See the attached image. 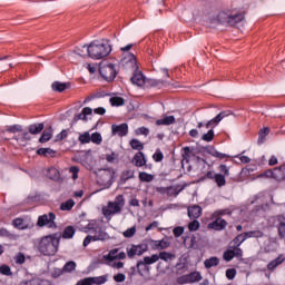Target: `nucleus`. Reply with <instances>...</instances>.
<instances>
[{"label":"nucleus","mask_w":285,"mask_h":285,"mask_svg":"<svg viewBox=\"0 0 285 285\" xmlns=\"http://www.w3.org/2000/svg\"><path fill=\"white\" fill-rule=\"evenodd\" d=\"M205 21H207L209 26H217V23L220 26H235L236 23L244 21V13H235L230 10H223L218 12L216 18L213 14H209L207 18H205Z\"/></svg>","instance_id":"nucleus-1"},{"label":"nucleus","mask_w":285,"mask_h":285,"mask_svg":"<svg viewBox=\"0 0 285 285\" xmlns=\"http://www.w3.org/2000/svg\"><path fill=\"white\" fill-rule=\"evenodd\" d=\"M61 242V234L55 233L48 236H43L38 245V249L41 255L52 256L57 255V250H59V244Z\"/></svg>","instance_id":"nucleus-2"},{"label":"nucleus","mask_w":285,"mask_h":285,"mask_svg":"<svg viewBox=\"0 0 285 285\" xmlns=\"http://www.w3.org/2000/svg\"><path fill=\"white\" fill-rule=\"evenodd\" d=\"M87 52L90 59H105V57H108L112 52V46L108 41L102 43L91 42L87 47Z\"/></svg>","instance_id":"nucleus-3"},{"label":"nucleus","mask_w":285,"mask_h":285,"mask_svg":"<svg viewBox=\"0 0 285 285\" xmlns=\"http://www.w3.org/2000/svg\"><path fill=\"white\" fill-rule=\"evenodd\" d=\"M230 114L228 111H222L219 112L216 117H214L213 119L208 120L205 124L206 128H212L207 131V134H204L202 136L203 141H207L210 142L213 141V139H215V130H213V128H217V126H219V122L225 119V117H228Z\"/></svg>","instance_id":"nucleus-4"},{"label":"nucleus","mask_w":285,"mask_h":285,"mask_svg":"<svg viewBox=\"0 0 285 285\" xmlns=\"http://www.w3.org/2000/svg\"><path fill=\"white\" fill-rule=\"evenodd\" d=\"M125 206H126V200L124 199V196L118 195L115 202H109L107 206L102 207V215H105V217H112L115 215H120Z\"/></svg>","instance_id":"nucleus-5"},{"label":"nucleus","mask_w":285,"mask_h":285,"mask_svg":"<svg viewBox=\"0 0 285 285\" xmlns=\"http://www.w3.org/2000/svg\"><path fill=\"white\" fill-rule=\"evenodd\" d=\"M99 73L105 79V81H115L117 77V69L114 63H100Z\"/></svg>","instance_id":"nucleus-6"},{"label":"nucleus","mask_w":285,"mask_h":285,"mask_svg":"<svg viewBox=\"0 0 285 285\" xmlns=\"http://www.w3.org/2000/svg\"><path fill=\"white\" fill-rule=\"evenodd\" d=\"M55 219H57V215L55 213L50 212L48 214H43L38 217L37 226L39 228H43L45 226H47L48 228L56 229L57 223L55 222Z\"/></svg>","instance_id":"nucleus-7"},{"label":"nucleus","mask_w":285,"mask_h":285,"mask_svg":"<svg viewBox=\"0 0 285 285\" xmlns=\"http://www.w3.org/2000/svg\"><path fill=\"white\" fill-rule=\"evenodd\" d=\"M157 264V256H146L142 261H138L137 263V271L139 275H144V273L150 272V265Z\"/></svg>","instance_id":"nucleus-8"},{"label":"nucleus","mask_w":285,"mask_h":285,"mask_svg":"<svg viewBox=\"0 0 285 285\" xmlns=\"http://www.w3.org/2000/svg\"><path fill=\"white\" fill-rule=\"evenodd\" d=\"M90 230H94V242H106L110 239V235L106 233L101 227H92V224H88L87 227H85V233H90Z\"/></svg>","instance_id":"nucleus-9"},{"label":"nucleus","mask_w":285,"mask_h":285,"mask_svg":"<svg viewBox=\"0 0 285 285\" xmlns=\"http://www.w3.org/2000/svg\"><path fill=\"white\" fill-rule=\"evenodd\" d=\"M112 177H115V170L108 169H100L98 171V181L102 186H112Z\"/></svg>","instance_id":"nucleus-10"},{"label":"nucleus","mask_w":285,"mask_h":285,"mask_svg":"<svg viewBox=\"0 0 285 285\" xmlns=\"http://www.w3.org/2000/svg\"><path fill=\"white\" fill-rule=\"evenodd\" d=\"M202 273L199 272H191L189 274L183 275L178 277L177 283L180 285L184 284H195V282H202Z\"/></svg>","instance_id":"nucleus-11"},{"label":"nucleus","mask_w":285,"mask_h":285,"mask_svg":"<svg viewBox=\"0 0 285 285\" xmlns=\"http://www.w3.org/2000/svg\"><path fill=\"white\" fill-rule=\"evenodd\" d=\"M243 255H244V250H242V248L230 246L227 250L224 252L223 259L225 262H233L235 257L239 258Z\"/></svg>","instance_id":"nucleus-12"},{"label":"nucleus","mask_w":285,"mask_h":285,"mask_svg":"<svg viewBox=\"0 0 285 285\" xmlns=\"http://www.w3.org/2000/svg\"><path fill=\"white\" fill-rule=\"evenodd\" d=\"M148 252V245L147 244H139V245H131L129 248H127V256L129 259H132L135 255L141 256L144 253Z\"/></svg>","instance_id":"nucleus-13"},{"label":"nucleus","mask_w":285,"mask_h":285,"mask_svg":"<svg viewBox=\"0 0 285 285\" xmlns=\"http://www.w3.org/2000/svg\"><path fill=\"white\" fill-rule=\"evenodd\" d=\"M203 179H213L218 188H222L226 184V176L216 174L215 171H207Z\"/></svg>","instance_id":"nucleus-14"},{"label":"nucleus","mask_w":285,"mask_h":285,"mask_svg":"<svg viewBox=\"0 0 285 285\" xmlns=\"http://www.w3.org/2000/svg\"><path fill=\"white\" fill-rule=\"evenodd\" d=\"M226 226H228V223L224 218L218 217L214 222L209 223L207 228H209V230H224Z\"/></svg>","instance_id":"nucleus-15"},{"label":"nucleus","mask_w":285,"mask_h":285,"mask_svg":"<svg viewBox=\"0 0 285 285\" xmlns=\"http://www.w3.org/2000/svg\"><path fill=\"white\" fill-rule=\"evenodd\" d=\"M111 132L118 137H126V135H128V124L112 125Z\"/></svg>","instance_id":"nucleus-16"},{"label":"nucleus","mask_w":285,"mask_h":285,"mask_svg":"<svg viewBox=\"0 0 285 285\" xmlns=\"http://www.w3.org/2000/svg\"><path fill=\"white\" fill-rule=\"evenodd\" d=\"M88 115H92V108L85 107L80 114L73 116L72 122L77 124V121H88Z\"/></svg>","instance_id":"nucleus-17"},{"label":"nucleus","mask_w":285,"mask_h":285,"mask_svg":"<svg viewBox=\"0 0 285 285\" xmlns=\"http://www.w3.org/2000/svg\"><path fill=\"white\" fill-rule=\"evenodd\" d=\"M187 213L190 219H199V217H202L203 209L199 205H193L188 207Z\"/></svg>","instance_id":"nucleus-18"},{"label":"nucleus","mask_w":285,"mask_h":285,"mask_svg":"<svg viewBox=\"0 0 285 285\" xmlns=\"http://www.w3.org/2000/svg\"><path fill=\"white\" fill-rule=\"evenodd\" d=\"M153 257H157V262L161 259L163 262H166L167 264L176 259V255L169 252H160L159 255L154 254Z\"/></svg>","instance_id":"nucleus-19"},{"label":"nucleus","mask_w":285,"mask_h":285,"mask_svg":"<svg viewBox=\"0 0 285 285\" xmlns=\"http://www.w3.org/2000/svg\"><path fill=\"white\" fill-rule=\"evenodd\" d=\"M277 173H279V169L274 168V169H267L264 173L259 174L258 177L261 178H266V179H276V181H278V179L282 177L279 175H277Z\"/></svg>","instance_id":"nucleus-20"},{"label":"nucleus","mask_w":285,"mask_h":285,"mask_svg":"<svg viewBox=\"0 0 285 285\" xmlns=\"http://www.w3.org/2000/svg\"><path fill=\"white\" fill-rule=\"evenodd\" d=\"M131 83L141 88V86L146 83V77L144 76V73H141V71H136L131 77Z\"/></svg>","instance_id":"nucleus-21"},{"label":"nucleus","mask_w":285,"mask_h":285,"mask_svg":"<svg viewBox=\"0 0 285 285\" xmlns=\"http://www.w3.org/2000/svg\"><path fill=\"white\" fill-rule=\"evenodd\" d=\"M284 262H285V255L284 254L278 255L277 258L271 261L267 264V271H275L278 266H282Z\"/></svg>","instance_id":"nucleus-22"},{"label":"nucleus","mask_w":285,"mask_h":285,"mask_svg":"<svg viewBox=\"0 0 285 285\" xmlns=\"http://www.w3.org/2000/svg\"><path fill=\"white\" fill-rule=\"evenodd\" d=\"M169 247H170V242L166 239L151 240V248H154V250H166V248H169Z\"/></svg>","instance_id":"nucleus-23"},{"label":"nucleus","mask_w":285,"mask_h":285,"mask_svg":"<svg viewBox=\"0 0 285 285\" xmlns=\"http://www.w3.org/2000/svg\"><path fill=\"white\" fill-rule=\"evenodd\" d=\"M132 164L137 167V168H141L142 166H146V156L144 155V153L138 151L132 159Z\"/></svg>","instance_id":"nucleus-24"},{"label":"nucleus","mask_w":285,"mask_h":285,"mask_svg":"<svg viewBox=\"0 0 285 285\" xmlns=\"http://www.w3.org/2000/svg\"><path fill=\"white\" fill-rule=\"evenodd\" d=\"M46 128L43 122L32 124L28 127L30 135H40V132Z\"/></svg>","instance_id":"nucleus-25"},{"label":"nucleus","mask_w":285,"mask_h":285,"mask_svg":"<svg viewBox=\"0 0 285 285\" xmlns=\"http://www.w3.org/2000/svg\"><path fill=\"white\" fill-rule=\"evenodd\" d=\"M76 229L72 226H67L62 234H60V239H72L75 237Z\"/></svg>","instance_id":"nucleus-26"},{"label":"nucleus","mask_w":285,"mask_h":285,"mask_svg":"<svg viewBox=\"0 0 285 285\" xmlns=\"http://www.w3.org/2000/svg\"><path fill=\"white\" fill-rule=\"evenodd\" d=\"M175 124V116H166L156 120V126H173Z\"/></svg>","instance_id":"nucleus-27"},{"label":"nucleus","mask_w":285,"mask_h":285,"mask_svg":"<svg viewBox=\"0 0 285 285\" xmlns=\"http://www.w3.org/2000/svg\"><path fill=\"white\" fill-rule=\"evenodd\" d=\"M47 177L52 181H59L61 174L59 173V169L50 167L47 171Z\"/></svg>","instance_id":"nucleus-28"},{"label":"nucleus","mask_w":285,"mask_h":285,"mask_svg":"<svg viewBox=\"0 0 285 285\" xmlns=\"http://www.w3.org/2000/svg\"><path fill=\"white\" fill-rule=\"evenodd\" d=\"M246 239H248L246 237L245 233L238 234L233 240L232 244H234V248H239V246H242V244H244L246 242Z\"/></svg>","instance_id":"nucleus-29"},{"label":"nucleus","mask_w":285,"mask_h":285,"mask_svg":"<svg viewBox=\"0 0 285 285\" xmlns=\"http://www.w3.org/2000/svg\"><path fill=\"white\" fill-rule=\"evenodd\" d=\"M207 154L210 155L212 157H216L217 159L228 158V155L217 151V149H215V147H208Z\"/></svg>","instance_id":"nucleus-30"},{"label":"nucleus","mask_w":285,"mask_h":285,"mask_svg":"<svg viewBox=\"0 0 285 285\" xmlns=\"http://www.w3.org/2000/svg\"><path fill=\"white\" fill-rule=\"evenodd\" d=\"M50 139H52V127H49L42 132V135L39 138V142L46 144L47 141H50Z\"/></svg>","instance_id":"nucleus-31"},{"label":"nucleus","mask_w":285,"mask_h":285,"mask_svg":"<svg viewBox=\"0 0 285 285\" xmlns=\"http://www.w3.org/2000/svg\"><path fill=\"white\" fill-rule=\"evenodd\" d=\"M204 266L205 268H213L215 266H219V258L217 256H212L210 258L205 259Z\"/></svg>","instance_id":"nucleus-32"},{"label":"nucleus","mask_w":285,"mask_h":285,"mask_svg":"<svg viewBox=\"0 0 285 285\" xmlns=\"http://www.w3.org/2000/svg\"><path fill=\"white\" fill-rule=\"evenodd\" d=\"M37 155H40L41 157H55V155H57V151L51 148H39L37 150Z\"/></svg>","instance_id":"nucleus-33"},{"label":"nucleus","mask_w":285,"mask_h":285,"mask_svg":"<svg viewBox=\"0 0 285 285\" xmlns=\"http://www.w3.org/2000/svg\"><path fill=\"white\" fill-rule=\"evenodd\" d=\"M245 237H247V239H250V238L259 239L264 237V232L259 229L245 232Z\"/></svg>","instance_id":"nucleus-34"},{"label":"nucleus","mask_w":285,"mask_h":285,"mask_svg":"<svg viewBox=\"0 0 285 285\" xmlns=\"http://www.w3.org/2000/svg\"><path fill=\"white\" fill-rule=\"evenodd\" d=\"M52 90H55L56 92H63V90H66L68 88V83L66 82H59V81H55L51 85Z\"/></svg>","instance_id":"nucleus-35"},{"label":"nucleus","mask_w":285,"mask_h":285,"mask_svg":"<svg viewBox=\"0 0 285 285\" xmlns=\"http://www.w3.org/2000/svg\"><path fill=\"white\" fill-rule=\"evenodd\" d=\"M138 178H139L140 181H145L147 184H150V181H153L155 179V176L153 174L140 171L139 175H138Z\"/></svg>","instance_id":"nucleus-36"},{"label":"nucleus","mask_w":285,"mask_h":285,"mask_svg":"<svg viewBox=\"0 0 285 285\" xmlns=\"http://www.w3.org/2000/svg\"><path fill=\"white\" fill-rule=\"evenodd\" d=\"M90 279H91V285H101L108 282V275L90 277Z\"/></svg>","instance_id":"nucleus-37"},{"label":"nucleus","mask_w":285,"mask_h":285,"mask_svg":"<svg viewBox=\"0 0 285 285\" xmlns=\"http://www.w3.org/2000/svg\"><path fill=\"white\" fill-rule=\"evenodd\" d=\"M135 177V169H126L121 174V181H128V179H132Z\"/></svg>","instance_id":"nucleus-38"},{"label":"nucleus","mask_w":285,"mask_h":285,"mask_svg":"<svg viewBox=\"0 0 285 285\" xmlns=\"http://www.w3.org/2000/svg\"><path fill=\"white\" fill-rule=\"evenodd\" d=\"M77 268V263L75 261H69L65 264L62 271L63 273H72Z\"/></svg>","instance_id":"nucleus-39"},{"label":"nucleus","mask_w":285,"mask_h":285,"mask_svg":"<svg viewBox=\"0 0 285 285\" xmlns=\"http://www.w3.org/2000/svg\"><path fill=\"white\" fill-rule=\"evenodd\" d=\"M109 102L111 106L119 107V106H124V104H126V100L122 97H111L109 99Z\"/></svg>","instance_id":"nucleus-40"},{"label":"nucleus","mask_w":285,"mask_h":285,"mask_svg":"<svg viewBox=\"0 0 285 285\" xmlns=\"http://www.w3.org/2000/svg\"><path fill=\"white\" fill-rule=\"evenodd\" d=\"M181 190H184V188L179 189L177 187L169 186L167 187V197H177Z\"/></svg>","instance_id":"nucleus-41"},{"label":"nucleus","mask_w":285,"mask_h":285,"mask_svg":"<svg viewBox=\"0 0 285 285\" xmlns=\"http://www.w3.org/2000/svg\"><path fill=\"white\" fill-rule=\"evenodd\" d=\"M78 141L82 145L83 144H90V141H91L90 132L85 131L83 134H80L79 137H78Z\"/></svg>","instance_id":"nucleus-42"},{"label":"nucleus","mask_w":285,"mask_h":285,"mask_svg":"<svg viewBox=\"0 0 285 285\" xmlns=\"http://www.w3.org/2000/svg\"><path fill=\"white\" fill-rule=\"evenodd\" d=\"M75 207V200L68 199L67 202L60 205V210H72Z\"/></svg>","instance_id":"nucleus-43"},{"label":"nucleus","mask_w":285,"mask_h":285,"mask_svg":"<svg viewBox=\"0 0 285 285\" xmlns=\"http://www.w3.org/2000/svg\"><path fill=\"white\" fill-rule=\"evenodd\" d=\"M119 253L118 248L111 249L108 255L105 256V259H107V262H115V259H117V255Z\"/></svg>","instance_id":"nucleus-44"},{"label":"nucleus","mask_w":285,"mask_h":285,"mask_svg":"<svg viewBox=\"0 0 285 285\" xmlns=\"http://www.w3.org/2000/svg\"><path fill=\"white\" fill-rule=\"evenodd\" d=\"M129 144L132 150H144V144L137 139H131Z\"/></svg>","instance_id":"nucleus-45"},{"label":"nucleus","mask_w":285,"mask_h":285,"mask_svg":"<svg viewBox=\"0 0 285 285\" xmlns=\"http://www.w3.org/2000/svg\"><path fill=\"white\" fill-rule=\"evenodd\" d=\"M0 237H7L8 239H17V235L10 233L6 228H1L0 229Z\"/></svg>","instance_id":"nucleus-46"},{"label":"nucleus","mask_w":285,"mask_h":285,"mask_svg":"<svg viewBox=\"0 0 285 285\" xmlns=\"http://www.w3.org/2000/svg\"><path fill=\"white\" fill-rule=\"evenodd\" d=\"M91 141L92 144H96L97 146H100L101 141H104V138L101 137V134L99 132H94L91 136Z\"/></svg>","instance_id":"nucleus-47"},{"label":"nucleus","mask_w":285,"mask_h":285,"mask_svg":"<svg viewBox=\"0 0 285 285\" xmlns=\"http://www.w3.org/2000/svg\"><path fill=\"white\" fill-rule=\"evenodd\" d=\"M191 155H193V149H190V147L183 148V155H181L183 161H188Z\"/></svg>","instance_id":"nucleus-48"},{"label":"nucleus","mask_w":285,"mask_h":285,"mask_svg":"<svg viewBox=\"0 0 285 285\" xmlns=\"http://www.w3.org/2000/svg\"><path fill=\"white\" fill-rule=\"evenodd\" d=\"M12 226L14 228H18L19 230H23V228H26V224L23 223L22 218H16L12 222Z\"/></svg>","instance_id":"nucleus-49"},{"label":"nucleus","mask_w":285,"mask_h":285,"mask_svg":"<svg viewBox=\"0 0 285 285\" xmlns=\"http://www.w3.org/2000/svg\"><path fill=\"white\" fill-rule=\"evenodd\" d=\"M136 233H137V227L134 226V227L128 228L127 230H125V232L122 233V235H124V237H126V238H130V237H135V234H136Z\"/></svg>","instance_id":"nucleus-50"},{"label":"nucleus","mask_w":285,"mask_h":285,"mask_svg":"<svg viewBox=\"0 0 285 285\" xmlns=\"http://www.w3.org/2000/svg\"><path fill=\"white\" fill-rule=\"evenodd\" d=\"M153 159L156 163L164 161V153H161V149H157L155 154L153 155Z\"/></svg>","instance_id":"nucleus-51"},{"label":"nucleus","mask_w":285,"mask_h":285,"mask_svg":"<svg viewBox=\"0 0 285 285\" xmlns=\"http://www.w3.org/2000/svg\"><path fill=\"white\" fill-rule=\"evenodd\" d=\"M218 170H219L220 175H223L224 177L230 176V170L228 169V167L226 165H220L218 167Z\"/></svg>","instance_id":"nucleus-52"},{"label":"nucleus","mask_w":285,"mask_h":285,"mask_svg":"<svg viewBox=\"0 0 285 285\" xmlns=\"http://www.w3.org/2000/svg\"><path fill=\"white\" fill-rule=\"evenodd\" d=\"M19 285H41V279L33 278V279L21 282Z\"/></svg>","instance_id":"nucleus-53"},{"label":"nucleus","mask_w":285,"mask_h":285,"mask_svg":"<svg viewBox=\"0 0 285 285\" xmlns=\"http://www.w3.org/2000/svg\"><path fill=\"white\" fill-rule=\"evenodd\" d=\"M188 228L191 233H195V230H199V220L195 219L189 223Z\"/></svg>","instance_id":"nucleus-54"},{"label":"nucleus","mask_w":285,"mask_h":285,"mask_svg":"<svg viewBox=\"0 0 285 285\" xmlns=\"http://www.w3.org/2000/svg\"><path fill=\"white\" fill-rule=\"evenodd\" d=\"M0 273H1V275H7V276L12 275V271L10 269V266H8V265H1Z\"/></svg>","instance_id":"nucleus-55"},{"label":"nucleus","mask_w":285,"mask_h":285,"mask_svg":"<svg viewBox=\"0 0 285 285\" xmlns=\"http://www.w3.org/2000/svg\"><path fill=\"white\" fill-rule=\"evenodd\" d=\"M68 137V130L62 129L60 134L56 136V141H63Z\"/></svg>","instance_id":"nucleus-56"},{"label":"nucleus","mask_w":285,"mask_h":285,"mask_svg":"<svg viewBox=\"0 0 285 285\" xmlns=\"http://www.w3.org/2000/svg\"><path fill=\"white\" fill-rule=\"evenodd\" d=\"M236 276H237V269H235V268L226 269V277H227V279H233Z\"/></svg>","instance_id":"nucleus-57"},{"label":"nucleus","mask_w":285,"mask_h":285,"mask_svg":"<svg viewBox=\"0 0 285 285\" xmlns=\"http://www.w3.org/2000/svg\"><path fill=\"white\" fill-rule=\"evenodd\" d=\"M276 170H279L277 175L279 176L278 181H284L285 179V165L276 168Z\"/></svg>","instance_id":"nucleus-58"},{"label":"nucleus","mask_w":285,"mask_h":285,"mask_svg":"<svg viewBox=\"0 0 285 285\" xmlns=\"http://www.w3.org/2000/svg\"><path fill=\"white\" fill-rule=\"evenodd\" d=\"M278 236L281 239L285 237V223H279L278 225Z\"/></svg>","instance_id":"nucleus-59"},{"label":"nucleus","mask_w":285,"mask_h":285,"mask_svg":"<svg viewBox=\"0 0 285 285\" xmlns=\"http://www.w3.org/2000/svg\"><path fill=\"white\" fill-rule=\"evenodd\" d=\"M16 264H26V255H23V253L17 254Z\"/></svg>","instance_id":"nucleus-60"},{"label":"nucleus","mask_w":285,"mask_h":285,"mask_svg":"<svg viewBox=\"0 0 285 285\" xmlns=\"http://www.w3.org/2000/svg\"><path fill=\"white\" fill-rule=\"evenodd\" d=\"M173 233H174V237H181V235H184V227L181 226L175 227Z\"/></svg>","instance_id":"nucleus-61"},{"label":"nucleus","mask_w":285,"mask_h":285,"mask_svg":"<svg viewBox=\"0 0 285 285\" xmlns=\"http://www.w3.org/2000/svg\"><path fill=\"white\" fill-rule=\"evenodd\" d=\"M137 135H144L145 137H148V135H150V129L140 127L137 129Z\"/></svg>","instance_id":"nucleus-62"},{"label":"nucleus","mask_w":285,"mask_h":285,"mask_svg":"<svg viewBox=\"0 0 285 285\" xmlns=\"http://www.w3.org/2000/svg\"><path fill=\"white\" fill-rule=\"evenodd\" d=\"M22 130L21 125H13L8 128V132H21Z\"/></svg>","instance_id":"nucleus-63"},{"label":"nucleus","mask_w":285,"mask_h":285,"mask_svg":"<svg viewBox=\"0 0 285 285\" xmlns=\"http://www.w3.org/2000/svg\"><path fill=\"white\" fill-rule=\"evenodd\" d=\"M76 285H92V281L90 277L82 278L78 281Z\"/></svg>","instance_id":"nucleus-64"}]
</instances>
